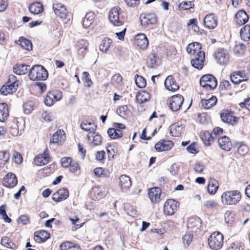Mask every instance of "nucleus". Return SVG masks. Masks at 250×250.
Instances as JSON below:
<instances>
[{"mask_svg": "<svg viewBox=\"0 0 250 250\" xmlns=\"http://www.w3.org/2000/svg\"><path fill=\"white\" fill-rule=\"evenodd\" d=\"M80 170V166L79 163L76 161H73L72 164L69 167V170L72 173H76Z\"/></svg>", "mask_w": 250, "mask_h": 250, "instance_id": "60", "label": "nucleus"}, {"mask_svg": "<svg viewBox=\"0 0 250 250\" xmlns=\"http://www.w3.org/2000/svg\"><path fill=\"white\" fill-rule=\"evenodd\" d=\"M179 204L173 199H168L165 203L164 212L167 215H172L176 211Z\"/></svg>", "mask_w": 250, "mask_h": 250, "instance_id": "9", "label": "nucleus"}, {"mask_svg": "<svg viewBox=\"0 0 250 250\" xmlns=\"http://www.w3.org/2000/svg\"><path fill=\"white\" fill-rule=\"evenodd\" d=\"M217 203L212 199L207 200L205 201L203 203L204 208L207 209H212L217 207Z\"/></svg>", "mask_w": 250, "mask_h": 250, "instance_id": "51", "label": "nucleus"}, {"mask_svg": "<svg viewBox=\"0 0 250 250\" xmlns=\"http://www.w3.org/2000/svg\"><path fill=\"white\" fill-rule=\"evenodd\" d=\"M62 98V93L58 90L52 91L48 93L44 103L48 106H51L57 101H60Z\"/></svg>", "mask_w": 250, "mask_h": 250, "instance_id": "12", "label": "nucleus"}, {"mask_svg": "<svg viewBox=\"0 0 250 250\" xmlns=\"http://www.w3.org/2000/svg\"><path fill=\"white\" fill-rule=\"evenodd\" d=\"M17 85H10L7 83L6 85H3L0 89V93L3 95H7L8 94L13 93L17 90Z\"/></svg>", "mask_w": 250, "mask_h": 250, "instance_id": "43", "label": "nucleus"}, {"mask_svg": "<svg viewBox=\"0 0 250 250\" xmlns=\"http://www.w3.org/2000/svg\"><path fill=\"white\" fill-rule=\"evenodd\" d=\"M221 118L223 122L233 125L237 122V118L234 113L227 110H223L221 113Z\"/></svg>", "mask_w": 250, "mask_h": 250, "instance_id": "13", "label": "nucleus"}, {"mask_svg": "<svg viewBox=\"0 0 250 250\" xmlns=\"http://www.w3.org/2000/svg\"><path fill=\"white\" fill-rule=\"evenodd\" d=\"M225 221L228 223L231 224L234 220V214L230 211H227L224 215Z\"/></svg>", "mask_w": 250, "mask_h": 250, "instance_id": "54", "label": "nucleus"}, {"mask_svg": "<svg viewBox=\"0 0 250 250\" xmlns=\"http://www.w3.org/2000/svg\"><path fill=\"white\" fill-rule=\"evenodd\" d=\"M204 58V52H199V55H196L195 59L191 60V65L198 69H202L203 66Z\"/></svg>", "mask_w": 250, "mask_h": 250, "instance_id": "25", "label": "nucleus"}, {"mask_svg": "<svg viewBox=\"0 0 250 250\" xmlns=\"http://www.w3.org/2000/svg\"><path fill=\"white\" fill-rule=\"evenodd\" d=\"M201 138L204 144L209 146L214 140V137L208 131H203L201 133Z\"/></svg>", "mask_w": 250, "mask_h": 250, "instance_id": "36", "label": "nucleus"}, {"mask_svg": "<svg viewBox=\"0 0 250 250\" xmlns=\"http://www.w3.org/2000/svg\"><path fill=\"white\" fill-rule=\"evenodd\" d=\"M224 237L222 233L218 231L213 232L208 238V245L213 250H219L223 246Z\"/></svg>", "mask_w": 250, "mask_h": 250, "instance_id": "3", "label": "nucleus"}, {"mask_svg": "<svg viewBox=\"0 0 250 250\" xmlns=\"http://www.w3.org/2000/svg\"><path fill=\"white\" fill-rule=\"evenodd\" d=\"M9 116L7 104L5 103L0 104V122H4Z\"/></svg>", "mask_w": 250, "mask_h": 250, "instance_id": "39", "label": "nucleus"}, {"mask_svg": "<svg viewBox=\"0 0 250 250\" xmlns=\"http://www.w3.org/2000/svg\"><path fill=\"white\" fill-rule=\"evenodd\" d=\"M16 43L25 50H30L32 49V44L30 41L23 37H20Z\"/></svg>", "mask_w": 250, "mask_h": 250, "instance_id": "37", "label": "nucleus"}, {"mask_svg": "<svg viewBox=\"0 0 250 250\" xmlns=\"http://www.w3.org/2000/svg\"><path fill=\"white\" fill-rule=\"evenodd\" d=\"M173 145L171 141L163 140L158 142L155 145V148L158 151H165L171 149Z\"/></svg>", "mask_w": 250, "mask_h": 250, "instance_id": "19", "label": "nucleus"}, {"mask_svg": "<svg viewBox=\"0 0 250 250\" xmlns=\"http://www.w3.org/2000/svg\"><path fill=\"white\" fill-rule=\"evenodd\" d=\"M124 12L118 7L112 8L109 13V19L111 22L116 26L122 25L124 22Z\"/></svg>", "mask_w": 250, "mask_h": 250, "instance_id": "4", "label": "nucleus"}, {"mask_svg": "<svg viewBox=\"0 0 250 250\" xmlns=\"http://www.w3.org/2000/svg\"><path fill=\"white\" fill-rule=\"evenodd\" d=\"M111 43V40L104 38L99 46L100 50L103 53H106L108 50Z\"/></svg>", "mask_w": 250, "mask_h": 250, "instance_id": "46", "label": "nucleus"}, {"mask_svg": "<svg viewBox=\"0 0 250 250\" xmlns=\"http://www.w3.org/2000/svg\"><path fill=\"white\" fill-rule=\"evenodd\" d=\"M134 43L140 48L145 49L148 45V41L145 34H139L135 37Z\"/></svg>", "mask_w": 250, "mask_h": 250, "instance_id": "16", "label": "nucleus"}, {"mask_svg": "<svg viewBox=\"0 0 250 250\" xmlns=\"http://www.w3.org/2000/svg\"><path fill=\"white\" fill-rule=\"evenodd\" d=\"M3 185L9 188H12L17 184V179L15 174L8 173L3 180Z\"/></svg>", "mask_w": 250, "mask_h": 250, "instance_id": "18", "label": "nucleus"}, {"mask_svg": "<svg viewBox=\"0 0 250 250\" xmlns=\"http://www.w3.org/2000/svg\"><path fill=\"white\" fill-rule=\"evenodd\" d=\"M244 244L240 241H235L231 243L227 250H244Z\"/></svg>", "mask_w": 250, "mask_h": 250, "instance_id": "49", "label": "nucleus"}, {"mask_svg": "<svg viewBox=\"0 0 250 250\" xmlns=\"http://www.w3.org/2000/svg\"><path fill=\"white\" fill-rule=\"evenodd\" d=\"M200 85L207 89H213L216 87L217 83L216 78L212 75L202 76L200 81Z\"/></svg>", "mask_w": 250, "mask_h": 250, "instance_id": "6", "label": "nucleus"}, {"mask_svg": "<svg viewBox=\"0 0 250 250\" xmlns=\"http://www.w3.org/2000/svg\"><path fill=\"white\" fill-rule=\"evenodd\" d=\"M215 58L217 63L220 65H225L229 61V55L227 50L219 49L215 53Z\"/></svg>", "mask_w": 250, "mask_h": 250, "instance_id": "11", "label": "nucleus"}, {"mask_svg": "<svg viewBox=\"0 0 250 250\" xmlns=\"http://www.w3.org/2000/svg\"><path fill=\"white\" fill-rule=\"evenodd\" d=\"M69 196V191L67 189L61 188L54 193L52 196V200L56 202H60L66 199Z\"/></svg>", "mask_w": 250, "mask_h": 250, "instance_id": "21", "label": "nucleus"}, {"mask_svg": "<svg viewBox=\"0 0 250 250\" xmlns=\"http://www.w3.org/2000/svg\"><path fill=\"white\" fill-rule=\"evenodd\" d=\"M108 188L106 185H101L93 187L91 191V196L93 200H98L104 198L108 193Z\"/></svg>", "mask_w": 250, "mask_h": 250, "instance_id": "7", "label": "nucleus"}, {"mask_svg": "<svg viewBox=\"0 0 250 250\" xmlns=\"http://www.w3.org/2000/svg\"><path fill=\"white\" fill-rule=\"evenodd\" d=\"M96 127V125L94 123L90 122H83L81 124V128L83 130L88 132V134L87 135L88 141L90 140L91 137L89 133L95 134Z\"/></svg>", "mask_w": 250, "mask_h": 250, "instance_id": "22", "label": "nucleus"}, {"mask_svg": "<svg viewBox=\"0 0 250 250\" xmlns=\"http://www.w3.org/2000/svg\"><path fill=\"white\" fill-rule=\"evenodd\" d=\"M29 222V218L25 215H21L17 220L18 224L22 225H26Z\"/></svg>", "mask_w": 250, "mask_h": 250, "instance_id": "63", "label": "nucleus"}, {"mask_svg": "<svg viewBox=\"0 0 250 250\" xmlns=\"http://www.w3.org/2000/svg\"><path fill=\"white\" fill-rule=\"evenodd\" d=\"M29 10L31 13L37 15L42 12L43 6L40 2H36L29 5Z\"/></svg>", "mask_w": 250, "mask_h": 250, "instance_id": "38", "label": "nucleus"}, {"mask_svg": "<svg viewBox=\"0 0 250 250\" xmlns=\"http://www.w3.org/2000/svg\"><path fill=\"white\" fill-rule=\"evenodd\" d=\"M193 7L194 3L192 1L186 0L181 2L179 5V8L183 10H188Z\"/></svg>", "mask_w": 250, "mask_h": 250, "instance_id": "52", "label": "nucleus"}, {"mask_svg": "<svg viewBox=\"0 0 250 250\" xmlns=\"http://www.w3.org/2000/svg\"><path fill=\"white\" fill-rule=\"evenodd\" d=\"M187 149L188 152L192 154H196L198 152L197 144L195 143H193L188 146Z\"/></svg>", "mask_w": 250, "mask_h": 250, "instance_id": "64", "label": "nucleus"}, {"mask_svg": "<svg viewBox=\"0 0 250 250\" xmlns=\"http://www.w3.org/2000/svg\"><path fill=\"white\" fill-rule=\"evenodd\" d=\"M94 17V14L92 12H89L86 14L83 23L85 28H88L90 27L93 22Z\"/></svg>", "mask_w": 250, "mask_h": 250, "instance_id": "45", "label": "nucleus"}, {"mask_svg": "<svg viewBox=\"0 0 250 250\" xmlns=\"http://www.w3.org/2000/svg\"><path fill=\"white\" fill-rule=\"evenodd\" d=\"M162 191L159 188H153L149 189L148 196L150 200L153 203H158L160 201Z\"/></svg>", "mask_w": 250, "mask_h": 250, "instance_id": "20", "label": "nucleus"}, {"mask_svg": "<svg viewBox=\"0 0 250 250\" xmlns=\"http://www.w3.org/2000/svg\"><path fill=\"white\" fill-rule=\"evenodd\" d=\"M34 104L32 101H29L23 105L24 112L25 114H29L34 109Z\"/></svg>", "mask_w": 250, "mask_h": 250, "instance_id": "55", "label": "nucleus"}, {"mask_svg": "<svg viewBox=\"0 0 250 250\" xmlns=\"http://www.w3.org/2000/svg\"><path fill=\"white\" fill-rule=\"evenodd\" d=\"M205 26L209 29L215 28L217 25V20L216 17L213 13L206 15L204 19Z\"/></svg>", "mask_w": 250, "mask_h": 250, "instance_id": "14", "label": "nucleus"}, {"mask_svg": "<svg viewBox=\"0 0 250 250\" xmlns=\"http://www.w3.org/2000/svg\"><path fill=\"white\" fill-rule=\"evenodd\" d=\"M217 102V99L214 96H212L208 99H202L201 100L202 106L205 109H209L214 106Z\"/></svg>", "mask_w": 250, "mask_h": 250, "instance_id": "41", "label": "nucleus"}, {"mask_svg": "<svg viewBox=\"0 0 250 250\" xmlns=\"http://www.w3.org/2000/svg\"><path fill=\"white\" fill-rule=\"evenodd\" d=\"M75 244L72 242L67 241L62 243L60 245L61 250H72L74 248Z\"/></svg>", "mask_w": 250, "mask_h": 250, "instance_id": "57", "label": "nucleus"}, {"mask_svg": "<svg viewBox=\"0 0 250 250\" xmlns=\"http://www.w3.org/2000/svg\"><path fill=\"white\" fill-rule=\"evenodd\" d=\"M83 80L86 83V86L88 87H90L93 83L91 79L89 77V73L87 72H83Z\"/></svg>", "mask_w": 250, "mask_h": 250, "instance_id": "61", "label": "nucleus"}, {"mask_svg": "<svg viewBox=\"0 0 250 250\" xmlns=\"http://www.w3.org/2000/svg\"><path fill=\"white\" fill-rule=\"evenodd\" d=\"M66 138L63 130H58L54 133L50 139V143L61 145L64 142Z\"/></svg>", "mask_w": 250, "mask_h": 250, "instance_id": "17", "label": "nucleus"}, {"mask_svg": "<svg viewBox=\"0 0 250 250\" xmlns=\"http://www.w3.org/2000/svg\"><path fill=\"white\" fill-rule=\"evenodd\" d=\"M201 46L200 43L194 42L189 43L187 47V52L191 55H199V52H203L200 50Z\"/></svg>", "mask_w": 250, "mask_h": 250, "instance_id": "30", "label": "nucleus"}, {"mask_svg": "<svg viewBox=\"0 0 250 250\" xmlns=\"http://www.w3.org/2000/svg\"><path fill=\"white\" fill-rule=\"evenodd\" d=\"M50 237V234L45 230L36 231L34 233V239L36 242L45 241Z\"/></svg>", "mask_w": 250, "mask_h": 250, "instance_id": "33", "label": "nucleus"}, {"mask_svg": "<svg viewBox=\"0 0 250 250\" xmlns=\"http://www.w3.org/2000/svg\"><path fill=\"white\" fill-rule=\"evenodd\" d=\"M53 9L55 15L62 21L67 23L70 21V17L64 6L61 3H56L53 5Z\"/></svg>", "mask_w": 250, "mask_h": 250, "instance_id": "5", "label": "nucleus"}, {"mask_svg": "<svg viewBox=\"0 0 250 250\" xmlns=\"http://www.w3.org/2000/svg\"><path fill=\"white\" fill-rule=\"evenodd\" d=\"M149 99L150 95L146 91L138 92L136 96V102L139 104L144 103L148 101Z\"/></svg>", "mask_w": 250, "mask_h": 250, "instance_id": "40", "label": "nucleus"}, {"mask_svg": "<svg viewBox=\"0 0 250 250\" xmlns=\"http://www.w3.org/2000/svg\"><path fill=\"white\" fill-rule=\"evenodd\" d=\"M118 114L124 118L129 116L130 114V111L127 105H123L120 106L117 110Z\"/></svg>", "mask_w": 250, "mask_h": 250, "instance_id": "47", "label": "nucleus"}, {"mask_svg": "<svg viewBox=\"0 0 250 250\" xmlns=\"http://www.w3.org/2000/svg\"><path fill=\"white\" fill-rule=\"evenodd\" d=\"M241 194L238 190H229L224 192L221 197L222 203L224 205H235L239 202Z\"/></svg>", "mask_w": 250, "mask_h": 250, "instance_id": "1", "label": "nucleus"}, {"mask_svg": "<svg viewBox=\"0 0 250 250\" xmlns=\"http://www.w3.org/2000/svg\"><path fill=\"white\" fill-rule=\"evenodd\" d=\"M1 244L2 245L7 248H11L13 245L9 238L6 236L3 237L1 239Z\"/></svg>", "mask_w": 250, "mask_h": 250, "instance_id": "62", "label": "nucleus"}, {"mask_svg": "<svg viewBox=\"0 0 250 250\" xmlns=\"http://www.w3.org/2000/svg\"><path fill=\"white\" fill-rule=\"evenodd\" d=\"M157 55L155 53H153L150 55L149 58V60L147 62L148 66L149 67L153 68L157 65Z\"/></svg>", "mask_w": 250, "mask_h": 250, "instance_id": "53", "label": "nucleus"}, {"mask_svg": "<svg viewBox=\"0 0 250 250\" xmlns=\"http://www.w3.org/2000/svg\"><path fill=\"white\" fill-rule=\"evenodd\" d=\"M170 134L173 136L178 137L184 133L185 130L184 125H179L178 123H175L169 127Z\"/></svg>", "mask_w": 250, "mask_h": 250, "instance_id": "27", "label": "nucleus"}, {"mask_svg": "<svg viewBox=\"0 0 250 250\" xmlns=\"http://www.w3.org/2000/svg\"><path fill=\"white\" fill-rule=\"evenodd\" d=\"M107 133L108 136L113 139L121 138L123 136L122 130L115 129L113 127L110 128L107 130Z\"/></svg>", "mask_w": 250, "mask_h": 250, "instance_id": "44", "label": "nucleus"}, {"mask_svg": "<svg viewBox=\"0 0 250 250\" xmlns=\"http://www.w3.org/2000/svg\"><path fill=\"white\" fill-rule=\"evenodd\" d=\"M48 74L44 67L41 65H35L30 70L29 77L33 81H44L48 78Z\"/></svg>", "mask_w": 250, "mask_h": 250, "instance_id": "2", "label": "nucleus"}, {"mask_svg": "<svg viewBox=\"0 0 250 250\" xmlns=\"http://www.w3.org/2000/svg\"><path fill=\"white\" fill-rule=\"evenodd\" d=\"M248 150V146L245 144H240L237 148L238 153L242 155H244L247 154Z\"/></svg>", "mask_w": 250, "mask_h": 250, "instance_id": "59", "label": "nucleus"}, {"mask_svg": "<svg viewBox=\"0 0 250 250\" xmlns=\"http://www.w3.org/2000/svg\"><path fill=\"white\" fill-rule=\"evenodd\" d=\"M30 70V66L25 64H18L14 66L13 71L17 75H24Z\"/></svg>", "mask_w": 250, "mask_h": 250, "instance_id": "35", "label": "nucleus"}, {"mask_svg": "<svg viewBox=\"0 0 250 250\" xmlns=\"http://www.w3.org/2000/svg\"><path fill=\"white\" fill-rule=\"evenodd\" d=\"M218 188V183L215 179L210 178L208 179V192L212 195L214 194Z\"/></svg>", "mask_w": 250, "mask_h": 250, "instance_id": "34", "label": "nucleus"}, {"mask_svg": "<svg viewBox=\"0 0 250 250\" xmlns=\"http://www.w3.org/2000/svg\"><path fill=\"white\" fill-rule=\"evenodd\" d=\"M218 143L219 147L225 151H229L232 147L229 138L226 136L218 138Z\"/></svg>", "mask_w": 250, "mask_h": 250, "instance_id": "23", "label": "nucleus"}, {"mask_svg": "<svg viewBox=\"0 0 250 250\" xmlns=\"http://www.w3.org/2000/svg\"><path fill=\"white\" fill-rule=\"evenodd\" d=\"M165 85L167 90L172 91H176L179 88V85L172 76H168L167 77L165 82Z\"/></svg>", "mask_w": 250, "mask_h": 250, "instance_id": "26", "label": "nucleus"}, {"mask_svg": "<svg viewBox=\"0 0 250 250\" xmlns=\"http://www.w3.org/2000/svg\"><path fill=\"white\" fill-rule=\"evenodd\" d=\"M9 153L6 151H0V167L4 166L9 161Z\"/></svg>", "mask_w": 250, "mask_h": 250, "instance_id": "48", "label": "nucleus"}, {"mask_svg": "<svg viewBox=\"0 0 250 250\" xmlns=\"http://www.w3.org/2000/svg\"><path fill=\"white\" fill-rule=\"evenodd\" d=\"M236 21L239 25L245 24L248 21L249 17L244 10H239L235 15Z\"/></svg>", "mask_w": 250, "mask_h": 250, "instance_id": "31", "label": "nucleus"}, {"mask_svg": "<svg viewBox=\"0 0 250 250\" xmlns=\"http://www.w3.org/2000/svg\"><path fill=\"white\" fill-rule=\"evenodd\" d=\"M93 139L92 141H90V146L92 147H94L97 146H99L101 144L102 142V138L100 135L98 134H95L94 136L92 135Z\"/></svg>", "mask_w": 250, "mask_h": 250, "instance_id": "50", "label": "nucleus"}, {"mask_svg": "<svg viewBox=\"0 0 250 250\" xmlns=\"http://www.w3.org/2000/svg\"><path fill=\"white\" fill-rule=\"evenodd\" d=\"M119 185L123 192H126L131 186L130 178L126 175H121L120 178Z\"/></svg>", "mask_w": 250, "mask_h": 250, "instance_id": "24", "label": "nucleus"}, {"mask_svg": "<svg viewBox=\"0 0 250 250\" xmlns=\"http://www.w3.org/2000/svg\"><path fill=\"white\" fill-rule=\"evenodd\" d=\"M157 20V17L153 13H143L140 16L141 24L143 26H147L150 25L154 24L156 23Z\"/></svg>", "mask_w": 250, "mask_h": 250, "instance_id": "10", "label": "nucleus"}, {"mask_svg": "<svg viewBox=\"0 0 250 250\" xmlns=\"http://www.w3.org/2000/svg\"><path fill=\"white\" fill-rule=\"evenodd\" d=\"M73 161L70 157H64L61 159V165L63 167H67L72 164Z\"/></svg>", "mask_w": 250, "mask_h": 250, "instance_id": "58", "label": "nucleus"}, {"mask_svg": "<svg viewBox=\"0 0 250 250\" xmlns=\"http://www.w3.org/2000/svg\"><path fill=\"white\" fill-rule=\"evenodd\" d=\"M240 37L242 40L247 42L250 40V26L246 25L241 28L240 32Z\"/></svg>", "mask_w": 250, "mask_h": 250, "instance_id": "42", "label": "nucleus"}, {"mask_svg": "<svg viewBox=\"0 0 250 250\" xmlns=\"http://www.w3.org/2000/svg\"><path fill=\"white\" fill-rule=\"evenodd\" d=\"M200 226V220L198 218H189L187 222V228L190 232H196Z\"/></svg>", "mask_w": 250, "mask_h": 250, "instance_id": "28", "label": "nucleus"}, {"mask_svg": "<svg viewBox=\"0 0 250 250\" xmlns=\"http://www.w3.org/2000/svg\"><path fill=\"white\" fill-rule=\"evenodd\" d=\"M230 79L232 83L238 84L242 82L247 81L249 79V77L244 72L236 71L230 75Z\"/></svg>", "mask_w": 250, "mask_h": 250, "instance_id": "15", "label": "nucleus"}, {"mask_svg": "<svg viewBox=\"0 0 250 250\" xmlns=\"http://www.w3.org/2000/svg\"><path fill=\"white\" fill-rule=\"evenodd\" d=\"M137 86L140 88H144L146 85V81L142 76H137L135 80Z\"/></svg>", "mask_w": 250, "mask_h": 250, "instance_id": "56", "label": "nucleus"}, {"mask_svg": "<svg viewBox=\"0 0 250 250\" xmlns=\"http://www.w3.org/2000/svg\"><path fill=\"white\" fill-rule=\"evenodd\" d=\"M88 45V42L82 39L78 41L76 45L78 53L82 55H84L87 51Z\"/></svg>", "mask_w": 250, "mask_h": 250, "instance_id": "32", "label": "nucleus"}, {"mask_svg": "<svg viewBox=\"0 0 250 250\" xmlns=\"http://www.w3.org/2000/svg\"><path fill=\"white\" fill-rule=\"evenodd\" d=\"M183 97L179 94L175 95L168 100L169 107L173 111L179 110L184 102Z\"/></svg>", "mask_w": 250, "mask_h": 250, "instance_id": "8", "label": "nucleus"}, {"mask_svg": "<svg viewBox=\"0 0 250 250\" xmlns=\"http://www.w3.org/2000/svg\"><path fill=\"white\" fill-rule=\"evenodd\" d=\"M48 155L47 150L45 151L43 154L38 155L34 160L35 164L37 166H43L48 164L49 161Z\"/></svg>", "mask_w": 250, "mask_h": 250, "instance_id": "29", "label": "nucleus"}]
</instances>
